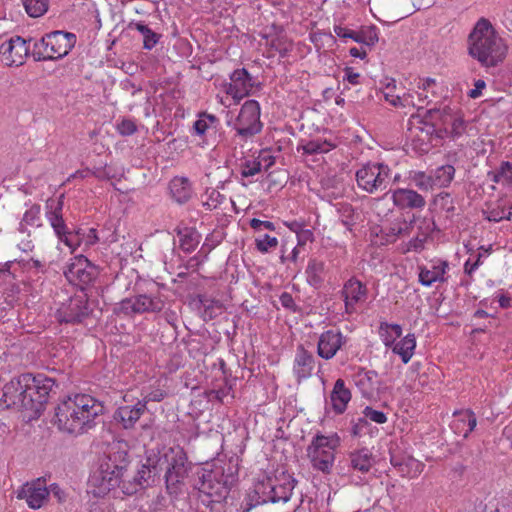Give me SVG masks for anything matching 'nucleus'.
Listing matches in <instances>:
<instances>
[{
    "mask_svg": "<svg viewBox=\"0 0 512 512\" xmlns=\"http://www.w3.org/2000/svg\"><path fill=\"white\" fill-rule=\"evenodd\" d=\"M280 302H281V305L284 308L289 309V310H291L293 312H297L299 310L297 305L294 302V299H293L292 295L287 293V292H283L281 294Z\"/></svg>",
    "mask_w": 512,
    "mask_h": 512,
    "instance_id": "62",
    "label": "nucleus"
},
{
    "mask_svg": "<svg viewBox=\"0 0 512 512\" xmlns=\"http://www.w3.org/2000/svg\"><path fill=\"white\" fill-rule=\"evenodd\" d=\"M412 223L413 221H411L409 224L404 221L403 224H394L390 226L387 228V236L398 237L401 235L409 234Z\"/></svg>",
    "mask_w": 512,
    "mask_h": 512,
    "instance_id": "56",
    "label": "nucleus"
},
{
    "mask_svg": "<svg viewBox=\"0 0 512 512\" xmlns=\"http://www.w3.org/2000/svg\"><path fill=\"white\" fill-rule=\"evenodd\" d=\"M30 53V45L20 36L11 37L0 45V56L6 65H22Z\"/></svg>",
    "mask_w": 512,
    "mask_h": 512,
    "instance_id": "10",
    "label": "nucleus"
},
{
    "mask_svg": "<svg viewBox=\"0 0 512 512\" xmlns=\"http://www.w3.org/2000/svg\"><path fill=\"white\" fill-rule=\"evenodd\" d=\"M49 495L52 494L54 498L57 499L59 503H63L67 499L66 492L56 483H53L48 488Z\"/></svg>",
    "mask_w": 512,
    "mask_h": 512,
    "instance_id": "60",
    "label": "nucleus"
},
{
    "mask_svg": "<svg viewBox=\"0 0 512 512\" xmlns=\"http://www.w3.org/2000/svg\"><path fill=\"white\" fill-rule=\"evenodd\" d=\"M61 242L71 248L73 252L83 242L81 230H71Z\"/></svg>",
    "mask_w": 512,
    "mask_h": 512,
    "instance_id": "52",
    "label": "nucleus"
},
{
    "mask_svg": "<svg viewBox=\"0 0 512 512\" xmlns=\"http://www.w3.org/2000/svg\"><path fill=\"white\" fill-rule=\"evenodd\" d=\"M49 222L60 241L71 231L66 225L63 216L56 215Z\"/></svg>",
    "mask_w": 512,
    "mask_h": 512,
    "instance_id": "47",
    "label": "nucleus"
},
{
    "mask_svg": "<svg viewBox=\"0 0 512 512\" xmlns=\"http://www.w3.org/2000/svg\"><path fill=\"white\" fill-rule=\"evenodd\" d=\"M345 343L346 339L340 331H325L319 337L317 353L321 358L329 360L335 356Z\"/></svg>",
    "mask_w": 512,
    "mask_h": 512,
    "instance_id": "14",
    "label": "nucleus"
},
{
    "mask_svg": "<svg viewBox=\"0 0 512 512\" xmlns=\"http://www.w3.org/2000/svg\"><path fill=\"white\" fill-rule=\"evenodd\" d=\"M490 179L495 183L512 184V163L504 161L495 171L488 173Z\"/></svg>",
    "mask_w": 512,
    "mask_h": 512,
    "instance_id": "34",
    "label": "nucleus"
},
{
    "mask_svg": "<svg viewBox=\"0 0 512 512\" xmlns=\"http://www.w3.org/2000/svg\"><path fill=\"white\" fill-rule=\"evenodd\" d=\"M448 118H451V115L448 113L447 109L444 110L440 109H431L428 110L425 114V123L431 122L432 127L436 126V121H441L442 123H447ZM433 131H435V128H433Z\"/></svg>",
    "mask_w": 512,
    "mask_h": 512,
    "instance_id": "44",
    "label": "nucleus"
},
{
    "mask_svg": "<svg viewBox=\"0 0 512 512\" xmlns=\"http://www.w3.org/2000/svg\"><path fill=\"white\" fill-rule=\"evenodd\" d=\"M390 168L383 163H367L356 172V181L362 190L373 194L385 190L389 184Z\"/></svg>",
    "mask_w": 512,
    "mask_h": 512,
    "instance_id": "5",
    "label": "nucleus"
},
{
    "mask_svg": "<svg viewBox=\"0 0 512 512\" xmlns=\"http://www.w3.org/2000/svg\"><path fill=\"white\" fill-rule=\"evenodd\" d=\"M486 219L493 222H499L501 220H509V215H506L503 208H496L488 212Z\"/></svg>",
    "mask_w": 512,
    "mask_h": 512,
    "instance_id": "61",
    "label": "nucleus"
},
{
    "mask_svg": "<svg viewBox=\"0 0 512 512\" xmlns=\"http://www.w3.org/2000/svg\"><path fill=\"white\" fill-rule=\"evenodd\" d=\"M469 54L484 67H496L507 54V46L492 24L482 18L469 35Z\"/></svg>",
    "mask_w": 512,
    "mask_h": 512,
    "instance_id": "3",
    "label": "nucleus"
},
{
    "mask_svg": "<svg viewBox=\"0 0 512 512\" xmlns=\"http://www.w3.org/2000/svg\"><path fill=\"white\" fill-rule=\"evenodd\" d=\"M378 40L377 28L375 26L362 28L359 32H356V39H354L355 42L367 46H373Z\"/></svg>",
    "mask_w": 512,
    "mask_h": 512,
    "instance_id": "37",
    "label": "nucleus"
},
{
    "mask_svg": "<svg viewBox=\"0 0 512 512\" xmlns=\"http://www.w3.org/2000/svg\"><path fill=\"white\" fill-rule=\"evenodd\" d=\"M55 387V380L44 374L25 373L4 385L1 401L7 408L27 412L29 420L37 419L45 410L50 394L55 393Z\"/></svg>",
    "mask_w": 512,
    "mask_h": 512,
    "instance_id": "1",
    "label": "nucleus"
},
{
    "mask_svg": "<svg viewBox=\"0 0 512 512\" xmlns=\"http://www.w3.org/2000/svg\"><path fill=\"white\" fill-rule=\"evenodd\" d=\"M231 83L227 88V93L233 98L242 99L249 95L253 87L252 77L245 68L235 70L231 77Z\"/></svg>",
    "mask_w": 512,
    "mask_h": 512,
    "instance_id": "15",
    "label": "nucleus"
},
{
    "mask_svg": "<svg viewBox=\"0 0 512 512\" xmlns=\"http://www.w3.org/2000/svg\"><path fill=\"white\" fill-rule=\"evenodd\" d=\"M49 491L43 477L25 483L18 491L17 498L25 499L31 509H39L48 500Z\"/></svg>",
    "mask_w": 512,
    "mask_h": 512,
    "instance_id": "9",
    "label": "nucleus"
},
{
    "mask_svg": "<svg viewBox=\"0 0 512 512\" xmlns=\"http://www.w3.org/2000/svg\"><path fill=\"white\" fill-rule=\"evenodd\" d=\"M332 147L333 146L327 141L311 140L308 141L305 145H303L302 148L305 154L314 155L327 153L332 149Z\"/></svg>",
    "mask_w": 512,
    "mask_h": 512,
    "instance_id": "41",
    "label": "nucleus"
},
{
    "mask_svg": "<svg viewBox=\"0 0 512 512\" xmlns=\"http://www.w3.org/2000/svg\"><path fill=\"white\" fill-rule=\"evenodd\" d=\"M455 419L451 424V428L457 434H462L467 438L477 425V419L473 411L464 410L454 412Z\"/></svg>",
    "mask_w": 512,
    "mask_h": 512,
    "instance_id": "21",
    "label": "nucleus"
},
{
    "mask_svg": "<svg viewBox=\"0 0 512 512\" xmlns=\"http://www.w3.org/2000/svg\"><path fill=\"white\" fill-rule=\"evenodd\" d=\"M185 477H176L171 473H165L166 489L170 495L178 494L180 485L182 484Z\"/></svg>",
    "mask_w": 512,
    "mask_h": 512,
    "instance_id": "51",
    "label": "nucleus"
},
{
    "mask_svg": "<svg viewBox=\"0 0 512 512\" xmlns=\"http://www.w3.org/2000/svg\"><path fill=\"white\" fill-rule=\"evenodd\" d=\"M436 281H444L443 277H440V272L434 268V270H429L426 268H421L419 273V282L424 286H431Z\"/></svg>",
    "mask_w": 512,
    "mask_h": 512,
    "instance_id": "45",
    "label": "nucleus"
},
{
    "mask_svg": "<svg viewBox=\"0 0 512 512\" xmlns=\"http://www.w3.org/2000/svg\"><path fill=\"white\" fill-rule=\"evenodd\" d=\"M65 275L70 281H77L78 284L84 285L96 279L98 270L86 257L81 255L69 265Z\"/></svg>",
    "mask_w": 512,
    "mask_h": 512,
    "instance_id": "13",
    "label": "nucleus"
},
{
    "mask_svg": "<svg viewBox=\"0 0 512 512\" xmlns=\"http://www.w3.org/2000/svg\"><path fill=\"white\" fill-rule=\"evenodd\" d=\"M41 207L38 204L32 205L24 214L20 223V231L25 232V225H33L39 219Z\"/></svg>",
    "mask_w": 512,
    "mask_h": 512,
    "instance_id": "46",
    "label": "nucleus"
},
{
    "mask_svg": "<svg viewBox=\"0 0 512 512\" xmlns=\"http://www.w3.org/2000/svg\"><path fill=\"white\" fill-rule=\"evenodd\" d=\"M455 168L452 165H443L433 171L432 179L435 186L447 187L454 178Z\"/></svg>",
    "mask_w": 512,
    "mask_h": 512,
    "instance_id": "32",
    "label": "nucleus"
},
{
    "mask_svg": "<svg viewBox=\"0 0 512 512\" xmlns=\"http://www.w3.org/2000/svg\"><path fill=\"white\" fill-rule=\"evenodd\" d=\"M256 248L261 253H267L270 249L275 248L278 245L276 237H271L268 234L263 235L255 240Z\"/></svg>",
    "mask_w": 512,
    "mask_h": 512,
    "instance_id": "49",
    "label": "nucleus"
},
{
    "mask_svg": "<svg viewBox=\"0 0 512 512\" xmlns=\"http://www.w3.org/2000/svg\"><path fill=\"white\" fill-rule=\"evenodd\" d=\"M26 12L31 17H40L48 9V0H23Z\"/></svg>",
    "mask_w": 512,
    "mask_h": 512,
    "instance_id": "38",
    "label": "nucleus"
},
{
    "mask_svg": "<svg viewBox=\"0 0 512 512\" xmlns=\"http://www.w3.org/2000/svg\"><path fill=\"white\" fill-rule=\"evenodd\" d=\"M366 287L356 279H350L344 286V295H345V306L348 311L350 308L363 300L366 296Z\"/></svg>",
    "mask_w": 512,
    "mask_h": 512,
    "instance_id": "23",
    "label": "nucleus"
},
{
    "mask_svg": "<svg viewBox=\"0 0 512 512\" xmlns=\"http://www.w3.org/2000/svg\"><path fill=\"white\" fill-rule=\"evenodd\" d=\"M32 56L35 61H45L49 59L48 43L43 36L39 41L33 43Z\"/></svg>",
    "mask_w": 512,
    "mask_h": 512,
    "instance_id": "43",
    "label": "nucleus"
},
{
    "mask_svg": "<svg viewBox=\"0 0 512 512\" xmlns=\"http://www.w3.org/2000/svg\"><path fill=\"white\" fill-rule=\"evenodd\" d=\"M101 464L104 465L106 472L108 470L111 471L122 484L123 478H126L129 473L130 460L128 451L122 448L121 445L112 446Z\"/></svg>",
    "mask_w": 512,
    "mask_h": 512,
    "instance_id": "12",
    "label": "nucleus"
},
{
    "mask_svg": "<svg viewBox=\"0 0 512 512\" xmlns=\"http://www.w3.org/2000/svg\"><path fill=\"white\" fill-rule=\"evenodd\" d=\"M240 167L242 177L247 178L259 173L261 171L262 165L259 161L256 160H245L243 163H241Z\"/></svg>",
    "mask_w": 512,
    "mask_h": 512,
    "instance_id": "50",
    "label": "nucleus"
},
{
    "mask_svg": "<svg viewBox=\"0 0 512 512\" xmlns=\"http://www.w3.org/2000/svg\"><path fill=\"white\" fill-rule=\"evenodd\" d=\"M351 399V392L345 387L344 380L337 379L330 394V401L336 414H342Z\"/></svg>",
    "mask_w": 512,
    "mask_h": 512,
    "instance_id": "22",
    "label": "nucleus"
},
{
    "mask_svg": "<svg viewBox=\"0 0 512 512\" xmlns=\"http://www.w3.org/2000/svg\"><path fill=\"white\" fill-rule=\"evenodd\" d=\"M119 310L122 313L126 314V315L136 314L135 313L134 298H125V299H123L119 303Z\"/></svg>",
    "mask_w": 512,
    "mask_h": 512,
    "instance_id": "63",
    "label": "nucleus"
},
{
    "mask_svg": "<svg viewBox=\"0 0 512 512\" xmlns=\"http://www.w3.org/2000/svg\"><path fill=\"white\" fill-rule=\"evenodd\" d=\"M416 347V339L414 334L406 335L402 340L397 342L393 347V352L398 354L403 363H408L411 359L414 349Z\"/></svg>",
    "mask_w": 512,
    "mask_h": 512,
    "instance_id": "28",
    "label": "nucleus"
},
{
    "mask_svg": "<svg viewBox=\"0 0 512 512\" xmlns=\"http://www.w3.org/2000/svg\"><path fill=\"white\" fill-rule=\"evenodd\" d=\"M49 222L60 241L71 231L66 225L63 216L56 215Z\"/></svg>",
    "mask_w": 512,
    "mask_h": 512,
    "instance_id": "48",
    "label": "nucleus"
},
{
    "mask_svg": "<svg viewBox=\"0 0 512 512\" xmlns=\"http://www.w3.org/2000/svg\"><path fill=\"white\" fill-rule=\"evenodd\" d=\"M63 198L64 195H61L57 201L55 200H48L47 201V208L50 210L47 212L48 220H51L53 217L57 216H63L62 215V209H63Z\"/></svg>",
    "mask_w": 512,
    "mask_h": 512,
    "instance_id": "54",
    "label": "nucleus"
},
{
    "mask_svg": "<svg viewBox=\"0 0 512 512\" xmlns=\"http://www.w3.org/2000/svg\"><path fill=\"white\" fill-rule=\"evenodd\" d=\"M244 503L245 506L243 507V512H249L252 508L263 504L260 499V494H256V486L253 491L247 494Z\"/></svg>",
    "mask_w": 512,
    "mask_h": 512,
    "instance_id": "57",
    "label": "nucleus"
},
{
    "mask_svg": "<svg viewBox=\"0 0 512 512\" xmlns=\"http://www.w3.org/2000/svg\"><path fill=\"white\" fill-rule=\"evenodd\" d=\"M324 271L323 262L317 260H310L306 269L308 281L310 284L317 285L321 279V273Z\"/></svg>",
    "mask_w": 512,
    "mask_h": 512,
    "instance_id": "40",
    "label": "nucleus"
},
{
    "mask_svg": "<svg viewBox=\"0 0 512 512\" xmlns=\"http://www.w3.org/2000/svg\"><path fill=\"white\" fill-rule=\"evenodd\" d=\"M237 134L244 139L253 137L262 130L260 105L256 100L246 101L235 122Z\"/></svg>",
    "mask_w": 512,
    "mask_h": 512,
    "instance_id": "6",
    "label": "nucleus"
},
{
    "mask_svg": "<svg viewBox=\"0 0 512 512\" xmlns=\"http://www.w3.org/2000/svg\"><path fill=\"white\" fill-rule=\"evenodd\" d=\"M135 313L142 314L146 312H159L163 308L162 301L153 299L145 294L134 297Z\"/></svg>",
    "mask_w": 512,
    "mask_h": 512,
    "instance_id": "29",
    "label": "nucleus"
},
{
    "mask_svg": "<svg viewBox=\"0 0 512 512\" xmlns=\"http://www.w3.org/2000/svg\"><path fill=\"white\" fill-rule=\"evenodd\" d=\"M295 363V371L298 378H306L312 374L315 358L310 352L301 347L295 357Z\"/></svg>",
    "mask_w": 512,
    "mask_h": 512,
    "instance_id": "24",
    "label": "nucleus"
},
{
    "mask_svg": "<svg viewBox=\"0 0 512 512\" xmlns=\"http://www.w3.org/2000/svg\"><path fill=\"white\" fill-rule=\"evenodd\" d=\"M48 43L49 59L56 60L66 56L76 43V35L70 32L53 31L45 35Z\"/></svg>",
    "mask_w": 512,
    "mask_h": 512,
    "instance_id": "11",
    "label": "nucleus"
},
{
    "mask_svg": "<svg viewBox=\"0 0 512 512\" xmlns=\"http://www.w3.org/2000/svg\"><path fill=\"white\" fill-rule=\"evenodd\" d=\"M158 475V469L154 465H138L133 474L128 473L123 478L121 485L122 492L126 495H134L140 490H144L153 485L155 477Z\"/></svg>",
    "mask_w": 512,
    "mask_h": 512,
    "instance_id": "8",
    "label": "nucleus"
},
{
    "mask_svg": "<svg viewBox=\"0 0 512 512\" xmlns=\"http://www.w3.org/2000/svg\"><path fill=\"white\" fill-rule=\"evenodd\" d=\"M145 409V403L141 401H138L134 406H122L115 411L114 419L121 423L125 429H129L134 427Z\"/></svg>",
    "mask_w": 512,
    "mask_h": 512,
    "instance_id": "20",
    "label": "nucleus"
},
{
    "mask_svg": "<svg viewBox=\"0 0 512 512\" xmlns=\"http://www.w3.org/2000/svg\"><path fill=\"white\" fill-rule=\"evenodd\" d=\"M391 464L397 468L398 471L403 475H409L413 466L418 467L419 463L411 457H399L396 455L391 456Z\"/></svg>",
    "mask_w": 512,
    "mask_h": 512,
    "instance_id": "39",
    "label": "nucleus"
},
{
    "mask_svg": "<svg viewBox=\"0 0 512 512\" xmlns=\"http://www.w3.org/2000/svg\"><path fill=\"white\" fill-rule=\"evenodd\" d=\"M349 460L350 466L362 473L368 472L373 464L372 453L367 448L351 452Z\"/></svg>",
    "mask_w": 512,
    "mask_h": 512,
    "instance_id": "26",
    "label": "nucleus"
},
{
    "mask_svg": "<svg viewBox=\"0 0 512 512\" xmlns=\"http://www.w3.org/2000/svg\"><path fill=\"white\" fill-rule=\"evenodd\" d=\"M272 481L267 480L256 484V494H260V499L263 504L271 502L276 503L273 494Z\"/></svg>",
    "mask_w": 512,
    "mask_h": 512,
    "instance_id": "42",
    "label": "nucleus"
},
{
    "mask_svg": "<svg viewBox=\"0 0 512 512\" xmlns=\"http://www.w3.org/2000/svg\"><path fill=\"white\" fill-rule=\"evenodd\" d=\"M178 236H180V247L186 252H192L199 244L200 235L194 229H186L184 234L178 231Z\"/></svg>",
    "mask_w": 512,
    "mask_h": 512,
    "instance_id": "36",
    "label": "nucleus"
},
{
    "mask_svg": "<svg viewBox=\"0 0 512 512\" xmlns=\"http://www.w3.org/2000/svg\"><path fill=\"white\" fill-rule=\"evenodd\" d=\"M172 197L176 202L186 203L191 197V187L187 178L175 177L169 185Z\"/></svg>",
    "mask_w": 512,
    "mask_h": 512,
    "instance_id": "25",
    "label": "nucleus"
},
{
    "mask_svg": "<svg viewBox=\"0 0 512 512\" xmlns=\"http://www.w3.org/2000/svg\"><path fill=\"white\" fill-rule=\"evenodd\" d=\"M363 413L366 418L375 423L383 424L387 421V417L382 411L374 410L371 407H366Z\"/></svg>",
    "mask_w": 512,
    "mask_h": 512,
    "instance_id": "58",
    "label": "nucleus"
},
{
    "mask_svg": "<svg viewBox=\"0 0 512 512\" xmlns=\"http://www.w3.org/2000/svg\"><path fill=\"white\" fill-rule=\"evenodd\" d=\"M200 493H203L211 498L213 501H221L225 499L229 489L225 483H221L213 477L212 472L204 473L196 486Z\"/></svg>",
    "mask_w": 512,
    "mask_h": 512,
    "instance_id": "16",
    "label": "nucleus"
},
{
    "mask_svg": "<svg viewBox=\"0 0 512 512\" xmlns=\"http://www.w3.org/2000/svg\"><path fill=\"white\" fill-rule=\"evenodd\" d=\"M271 50L279 53L280 57H286L293 48L292 41L286 35H277L268 43Z\"/></svg>",
    "mask_w": 512,
    "mask_h": 512,
    "instance_id": "35",
    "label": "nucleus"
},
{
    "mask_svg": "<svg viewBox=\"0 0 512 512\" xmlns=\"http://www.w3.org/2000/svg\"><path fill=\"white\" fill-rule=\"evenodd\" d=\"M342 215H343V219H342V223L343 225H345L346 227H349L352 225V216L354 214V209L351 205L349 204H346L344 206H342Z\"/></svg>",
    "mask_w": 512,
    "mask_h": 512,
    "instance_id": "64",
    "label": "nucleus"
},
{
    "mask_svg": "<svg viewBox=\"0 0 512 512\" xmlns=\"http://www.w3.org/2000/svg\"><path fill=\"white\" fill-rule=\"evenodd\" d=\"M392 200L400 209H422L426 201L422 195L412 189L398 188L392 192Z\"/></svg>",
    "mask_w": 512,
    "mask_h": 512,
    "instance_id": "18",
    "label": "nucleus"
},
{
    "mask_svg": "<svg viewBox=\"0 0 512 512\" xmlns=\"http://www.w3.org/2000/svg\"><path fill=\"white\" fill-rule=\"evenodd\" d=\"M166 462L168 464L166 473L176 475V477H186L187 468L185 462L187 460L185 453L182 451L174 454L170 459L168 455H165Z\"/></svg>",
    "mask_w": 512,
    "mask_h": 512,
    "instance_id": "30",
    "label": "nucleus"
},
{
    "mask_svg": "<svg viewBox=\"0 0 512 512\" xmlns=\"http://www.w3.org/2000/svg\"><path fill=\"white\" fill-rule=\"evenodd\" d=\"M339 444L340 439L336 434L316 435L307 448V455L313 467L323 473H329L334 463V451Z\"/></svg>",
    "mask_w": 512,
    "mask_h": 512,
    "instance_id": "4",
    "label": "nucleus"
},
{
    "mask_svg": "<svg viewBox=\"0 0 512 512\" xmlns=\"http://www.w3.org/2000/svg\"><path fill=\"white\" fill-rule=\"evenodd\" d=\"M413 180H414L416 186L419 189L424 190V191H427L434 186L432 175L427 176V175H425L424 172L416 173Z\"/></svg>",
    "mask_w": 512,
    "mask_h": 512,
    "instance_id": "55",
    "label": "nucleus"
},
{
    "mask_svg": "<svg viewBox=\"0 0 512 512\" xmlns=\"http://www.w3.org/2000/svg\"><path fill=\"white\" fill-rule=\"evenodd\" d=\"M395 88V81L392 80L391 82H389L385 89H386V92L384 93V96H385V99L390 102L391 105L393 106H399L401 105V98L399 96H395L393 95V92L392 90Z\"/></svg>",
    "mask_w": 512,
    "mask_h": 512,
    "instance_id": "59",
    "label": "nucleus"
},
{
    "mask_svg": "<svg viewBox=\"0 0 512 512\" xmlns=\"http://www.w3.org/2000/svg\"><path fill=\"white\" fill-rule=\"evenodd\" d=\"M122 136L133 135L137 131L136 123L131 119L123 118L116 126Z\"/></svg>",
    "mask_w": 512,
    "mask_h": 512,
    "instance_id": "53",
    "label": "nucleus"
},
{
    "mask_svg": "<svg viewBox=\"0 0 512 512\" xmlns=\"http://www.w3.org/2000/svg\"><path fill=\"white\" fill-rule=\"evenodd\" d=\"M103 412V404L91 395L75 394L56 406L54 424L63 432L80 435L92 429Z\"/></svg>",
    "mask_w": 512,
    "mask_h": 512,
    "instance_id": "2",
    "label": "nucleus"
},
{
    "mask_svg": "<svg viewBox=\"0 0 512 512\" xmlns=\"http://www.w3.org/2000/svg\"><path fill=\"white\" fill-rule=\"evenodd\" d=\"M130 28H135L139 31L144 38L143 47L144 49L151 50L159 41L160 35L156 32L152 31L146 24L142 22H131L129 24Z\"/></svg>",
    "mask_w": 512,
    "mask_h": 512,
    "instance_id": "33",
    "label": "nucleus"
},
{
    "mask_svg": "<svg viewBox=\"0 0 512 512\" xmlns=\"http://www.w3.org/2000/svg\"><path fill=\"white\" fill-rule=\"evenodd\" d=\"M89 482L92 487L97 489L94 491V494L97 496L105 495L115 487L121 486V482L118 481L117 476L112 474L109 470L106 473L103 464H101L99 469L91 476Z\"/></svg>",
    "mask_w": 512,
    "mask_h": 512,
    "instance_id": "17",
    "label": "nucleus"
},
{
    "mask_svg": "<svg viewBox=\"0 0 512 512\" xmlns=\"http://www.w3.org/2000/svg\"><path fill=\"white\" fill-rule=\"evenodd\" d=\"M435 228L436 225L434 221L423 219L421 224L418 226V235L409 241V248L417 252L423 250L425 241Z\"/></svg>",
    "mask_w": 512,
    "mask_h": 512,
    "instance_id": "27",
    "label": "nucleus"
},
{
    "mask_svg": "<svg viewBox=\"0 0 512 512\" xmlns=\"http://www.w3.org/2000/svg\"><path fill=\"white\" fill-rule=\"evenodd\" d=\"M354 382L366 398H372L379 391L380 380L374 370L360 368L354 375Z\"/></svg>",
    "mask_w": 512,
    "mask_h": 512,
    "instance_id": "19",
    "label": "nucleus"
},
{
    "mask_svg": "<svg viewBox=\"0 0 512 512\" xmlns=\"http://www.w3.org/2000/svg\"><path fill=\"white\" fill-rule=\"evenodd\" d=\"M296 480L292 477H288L285 479L283 483L280 484H273V494L274 498L276 500V503L282 502L286 503L290 500L292 496L293 489L295 487Z\"/></svg>",
    "mask_w": 512,
    "mask_h": 512,
    "instance_id": "31",
    "label": "nucleus"
},
{
    "mask_svg": "<svg viewBox=\"0 0 512 512\" xmlns=\"http://www.w3.org/2000/svg\"><path fill=\"white\" fill-rule=\"evenodd\" d=\"M86 294H76L66 303H63L57 310V319L60 323L79 324L82 323L91 313Z\"/></svg>",
    "mask_w": 512,
    "mask_h": 512,
    "instance_id": "7",
    "label": "nucleus"
}]
</instances>
